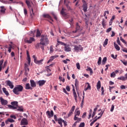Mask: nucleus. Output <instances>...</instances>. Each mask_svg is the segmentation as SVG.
I'll return each mask as SVG.
<instances>
[{
  "label": "nucleus",
  "mask_w": 127,
  "mask_h": 127,
  "mask_svg": "<svg viewBox=\"0 0 127 127\" xmlns=\"http://www.w3.org/2000/svg\"><path fill=\"white\" fill-rule=\"evenodd\" d=\"M23 91V86L20 85H18L15 86L13 89V92L15 95H19L20 92Z\"/></svg>",
  "instance_id": "nucleus-1"
},
{
  "label": "nucleus",
  "mask_w": 127,
  "mask_h": 127,
  "mask_svg": "<svg viewBox=\"0 0 127 127\" xmlns=\"http://www.w3.org/2000/svg\"><path fill=\"white\" fill-rule=\"evenodd\" d=\"M11 105H8V107L9 109L11 110H16L17 107H18V102L17 101H13L11 102Z\"/></svg>",
  "instance_id": "nucleus-2"
},
{
  "label": "nucleus",
  "mask_w": 127,
  "mask_h": 127,
  "mask_svg": "<svg viewBox=\"0 0 127 127\" xmlns=\"http://www.w3.org/2000/svg\"><path fill=\"white\" fill-rule=\"evenodd\" d=\"M40 41H41L42 43H44V45H45V44H49V40H48L47 36L42 35Z\"/></svg>",
  "instance_id": "nucleus-3"
},
{
  "label": "nucleus",
  "mask_w": 127,
  "mask_h": 127,
  "mask_svg": "<svg viewBox=\"0 0 127 127\" xmlns=\"http://www.w3.org/2000/svg\"><path fill=\"white\" fill-rule=\"evenodd\" d=\"M29 64H24V69H25V75L26 76H27L28 74V72H29V68L28 67V66H29Z\"/></svg>",
  "instance_id": "nucleus-4"
},
{
  "label": "nucleus",
  "mask_w": 127,
  "mask_h": 127,
  "mask_svg": "<svg viewBox=\"0 0 127 127\" xmlns=\"http://www.w3.org/2000/svg\"><path fill=\"white\" fill-rule=\"evenodd\" d=\"M72 91H73V94L74 98V100L75 102H77V99L78 98V96H77V93H76V91L75 90V86H74V85H72Z\"/></svg>",
  "instance_id": "nucleus-5"
},
{
  "label": "nucleus",
  "mask_w": 127,
  "mask_h": 127,
  "mask_svg": "<svg viewBox=\"0 0 127 127\" xmlns=\"http://www.w3.org/2000/svg\"><path fill=\"white\" fill-rule=\"evenodd\" d=\"M21 126H27L28 125V121L27 119L25 118H23L21 121Z\"/></svg>",
  "instance_id": "nucleus-6"
},
{
  "label": "nucleus",
  "mask_w": 127,
  "mask_h": 127,
  "mask_svg": "<svg viewBox=\"0 0 127 127\" xmlns=\"http://www.w3.org/2000/svg\"><path fill=\"white\" fill-rule=\"evenodd\" d=\"M46 115L47 117H48L49 119H50V118H52L53 116H54V113L52 110L51 111V112L50 111H48L46 112Z\"/></svg>",
  "instance_id": "nucleus-7"
},
{
  "label": "nucleus",
  "mask_w": 127,
  "mask_h": 127,
  "mask_svg": "<svg viewBox=\"0 0 127 127\" xmlns=\"http://www.w3.org/2000/svg\"><path fill=\"white\" fill-rule=\"evenodd\" d=\"M5 83L7 86L10 87V89H13L14 86L13 85V83H12V82L10 81V80H7Z\"/></svg>",
  "instance_id": "nucleus-8"
},
{
  "label": "nucleus",
  "mask_w": 127,
  "mask_h": 127,
  "mask_svg": "<svg viewBox=\"0 0 127 127\" xmlns=\"http://www.w3.org/2000/svg\"><path fill=\"white\" fill-rule=\"evenodd\" d=\"M74 50L76 51V52H78L79 50H80L81 51H83V47L81 45L79 46H75L74 48Z\"/></svg>",
  "instance_id": "nucleus-9"
},
{
  "label": "nucleus",
  "mask_w": 127,
  "mask_h": 127,
  "mask_svg": "<svg viewBox=\"0 0 127 127\" xmlns=\"http://www.w3.org/2000/svg\"><path fill=\"white\" fill-rule=\"evenodd\" d=\"M0 101L1 104V105H2V106H5L8 103L7 101V100H4L3 98H2V97L0 98Z\"/></svg>",
  "instance_id": "nucleus-10"
},
{
  "label": "nucleus",
  "mask_w": 127,
  "mask_h": 127,
  "mask_svg": "<svg viewBox=\"0 0 127 127\" xmlns=\"http://www.w3.org/2000/svg\"><path fill=\"white\" fill-rule=\"evenodd\" d=\"M44 46V43H42L41 41H40V43H38L37 44L35 45V47L37 49H39V48H41V46Z\"/></svg>",
  "instance_id": "nucleus-11"
},
{
  "label": "nucleus",
  "mask_w": 127,
  "mask_h": 127,
  "mask_svg": "<svg viewBox=\"0 0 127 127\" xmlns=\"http://www.w3.org/2000/svg\"><path fill=\"white\" fill-rule=\"evenodd\" d=\"M46 83V80H39L37 82V84H38L39 86L40 87H42L43 85H44Z\"/></svg>",
  "instance_id": "nucleus-12"
},
{
  "label": "nucleus",
  "mask_w": 127,
  "mask_h": 127,
  "mask_svg": "<svg viewBox=\"0 0 127 127\" xmlns=\"http://www.w3.org/2000/svg\"><path fill=\"white\" fill-rule=\"evenodd\" d=\"M76 113H75V116H74V121H77L78 120V117L80 116V111H77V109H76L75 110Z\"/></svg>",
  "instance_id": "nucleus-13"
},
{
  "label": "nucleus",
  "mask_w": 127,
  "mask_h": 127,
  "mask_svg": "<svg viewBox=\"0 0 127 127\" xmlns=\"http://www.w3.org/2000/svg\"><path fill=\"white\" fill-rule=\"evenodd\" d=\"M75 106H73L71 107V110L69 111V113L68 114V117H71V115H73V112L75 111Z\"/></svg>",
  "instance_id": "nucleus-14"
},
{
  "label": "nucleus",
  "mask_w": 127,
  "mask_h": 127,
  "mask_svg": "<svg viewBox=\"0 0 127 127\" xmlns=\"http://www.w3.org/2000/svg\"><path fill=\"white\" fill-rule=\"evenodd\" d=\"M33 41H35V39H34V38L33 37H30L29 40H25V42L26 43H28L29 44L32 43Z\"/></svg>",
  "instance_id": "nucleus-15"
},
{
  "label": "nucleus",
  "mask_w": 127,
  "mask_h": 127,
  "mask_svg": "<svg viewBox=\"0 0 127 127\" xmlns=\"http://www.w3.org/2000/svg\"><path fill=\"white\" fill-rule=\"evenodd\" d=\"M43 16L44 18H48V19H50V20H52V21H53L52 17H51V16L48 14H43Z\"/></svg>",
  "instance_id": "nucleus-16"
},
{
  "label": "nucleus",
  "mask_w": 127,
  "mask_h": 127,
  "mask_svg": "<svg viewBox=\"0 0 127 127\" xmlns=\"http://www.w3.org/2000/svg\"><path fill=\"white\" fill-rule=\"evenodd\" d=\"M63 45L64 46H66V44L64 43V42H60L59 39L57 40V44L56 45V47L59 46V45Z\"/></svg>",
  "instance_id": "nucleus-17"
},
{
  "label": "nucleus",
  "mask_w": 127,
  "mask_h": 127,
  "mask_svg": "<svg viewBox=\"0 0 127 127\" xmlns=\"http://www.w3.org/2000/svg\"><path fill=\"white\" fill-rule=\"evenodd\" d=\"M82 7L83 11L86 12L87 9H88V5H87V3H84Z\"/></svg>",
  "instance_id": "nucleus-18"
},
{
  "label": "nucleus",
  "mask_w": 127,
  "mask_h": 127,
  "mask_svg": "<svg viewBox=\"0 0 127 127\" xmlns=\"http://www.w3.org/2000/svg\"><path fill=\"white\" fill-rule=\"evenodd\" d=\"M75 87L76 91H78V89H79V81L78 79H75Z\"/></svg>",
  "instance_id": "nucleus-19"
},
{
  "label": "nucleus",
  "mask_w": 127,
  "mask_h": 127,
  "mask_svg": "<svg viewBox=\"0 0 127 127\" xmlns=\"http://www.w3.org/2000/svg\"><path fill=\"white\" fill-rule=\"evenodd\" d=\"M0 8L1 9L0 10V14L2 13L3 14H4V13H5V10H6L5 8H4V6H1Z\"/></svg>",
  "instance_id": "nucleus-20"
},
{
  "label": "nucleus",
  "mask_w": 127,
  "mask_h": 127,
  "mask_svg": "<svg viewBox=\"0 0 127 127\" xmlns=\"http://www.w3.org/2000/svg\"><path fill=\"white\" fill-rule=\"evenodd\" d=\"M30 82V84L32 88H35V87H36V83H35L34 80H31Z\"/></svg>",
  "instance_id": "nucleus-21"
},
{
  "label": "nucleus",
  "mask_w": 127,
  "mask_h": 127,
  "mask_svg": "<svg viewBox=\"0 0 127 127\" xmlns=\"http://www.w3.org/2000/svg\"><path fill=\"white\" fill-rule=\"evenodd\" d=\"M64 121V120L62 118H59V119H58V123L61 126V127H63V125L62 124V123H63Z\"/></svg>",
  "instance_id": "nucleus-22"
},
{
  "label": "nucleus",
  "mask_w": 127,
  "mask_h": 127,
  "mask_svg": "<svg viewBox=\"0 0 127 127\" xmlns=\"http://www.w3.org/2000/svg\"><path fill=\"white\" fill-rule=\"evenodd\" d=\"M64 51H65L66 52H69V51H71V48H70V46H69V45L66 46H66H65Z\"/></svg>",
  "instance_id": "nucleus-23"
},
{
  "label": "nucleus",
  "mask_w": 127,
  "mask_h": 127,
  "mask_svg": "<svg viewBox=\"0 0 127 127\" xmlns=\"http://www.w3.org/2000/svg\"><path fill=\"white\" fill-rule=\"evenodd\" d=\"M66 2H67V0H64V3L66 5L68 10H70L71 9V8L70 7V6H69V4H68V3H70V2L67 1V3Z\"/></svg>",
  "instance_id": "nucleus-24"
},
{
  "label": "nucleus",
  "mask_w": 127,
  "mask_h": 127,
  "mask_svg": "<svg viewBox=\"0 0 127 127\" xmlns=\"http://www.w3.org/2000/svg\"><path fill=\"white\" fill-rule=\"evenodd\" d=\"M42 62H43V59H42L40 61L37 60V61L35 62V63L38 65H42L43 64Z\"/></svg>",
  "instance_id": "nucleus-25"
},
{
  "label": "nucleus",
  "mask_w": 127,
  "mask_h": 127,
  "mask_svg": "<svg viewBox=\"0 0 127 127\" xmlns=\"http://www.w3.org/2000/svg\"><path fill=\"white\" fill-rule=\"evenodd\" d=\"M27 60L28 62L29 65H30L31 59H30V56H29V53H28V51H27Z\"/></svg>",
  "instance_id": "nucleus-26"
},
{
  "label": "nucleus",
  "mask_w": 127,
  "mask_h": 127,
  "mask_svg": "<svg viewBox=\"0 0 127 127\" xmlns=\"http://www.w3.org/2000/svg\"><path fill=\"white\" fill-rule=\"evenodd\" d=\"M25 88L26 90H32V87L30 86V84L29 83L26 84Z\"/></svg>",
  "instance_id": "nucleus-27"
},
{
  "label": "nucleus",
  "mask_w": 127,
  "mask_h": 127,
  "mask_svg": "<svg viewBox=\"0 0 127 127\" xmlns=\"http://www.w3.org/2000/svg\"><path fill=\"white\" fill-rule=\"evenodd\" d=\"M114 46L116 50H118V51H120V50H121L120 46H119V45L117 44L115 42L114 43Z\"/></svg>",
  "instance_id": "nucleus-28"
},
{
  "label": "nucleus",
  "mask_w": 127,
  "mask_h": 127,
  "mask_svg": "<svg viewBox=\"0 0 127 127\" xmlns=\"http://www.w3.org/2000/svg\"><path fill=\"white\" fill-rule=\"evenodd\" d=\"M80 29V26H79V23H76V30L75 31H73V33H76V32Z\"/></svg>",
  "instance_id": "nucleus-29"
},
{
  "label": "nucleus",
  "mask_w": 127,
  "mask_h": 127,
  "mask_svg": "<svg viewBox=\"0 0 127 127\" xmlns=\"http://www.w3.org/2000/svg\"><path fill=\"white\" fill-rule=\"evenodd\" d=\"M102 25L103 28H106V26L107 25V22H106V20H105V19H103L102 20Z\"/></svg>",
  "instance_id": "nucleus-30"
},
{
  "label": "nucleus",
  "mask_w": 127,
  "mask_h": 127,
  "mask_svg": "<svg viewBox=\"0 0 127 127\" xmlns=\"http://www.w3.org/2000/svg\"><path fill=\"white\" fill-rule=\"evenodd\" d=\"M2 91L6 96H9V93H8V91H6V88L3 87L2 88Z\"/></svg>",
  "instance_id": "nucleus-31"
},
{
  "label": "nucleus",
  "mask_w": 127,
  "mask_h": 127,
  "mask_svg": "<svg viewBox=\"0 0 127 127\" xmlns=\"http://www.w3.org/2000/svg\"><path fill=\"white\" fill-rule=\"evenodd\" d=\"M97 90H100L101 89V81L99 80L97 84Z\"/></svg>",
  "instance_id": "nucleus-32"
},
{
  "label": "nucleus",
  "mask_w": 127,
  "mask_h": 127,
  "mask_svg": "<svg viewBox=\"0 0 127 127\" xmlns=\"http://www.w3.org/2000/svg\"><path fill=\"white\" fill-rule=\"evenodd\" d=\"M41 35V33H40V31L39 29L37 30V33L36 35V37H39Z\"/></svg>",
  "instance_id": "nucleus-33"
},
{
  "label": "nucleus",
  "mask_w": 127,
  "mask_h": 127,
  "mask_svg": "<svg viewBox=\"0 0 127 127\" xmlns=\"http://www.w3.org/2000/svg\"><path fill=\"white\" fill-rule=\"evenodd\" d=\"M3 64V60H1L0 61V72L1 71V70L2 69V65Z\"/></svg>",
  "instance_id": "nucleus-34"
},
{
  "label": "nucleus",
  "mask_w": 127,
  "mask_h": 127,
  "mask_svg": "<svg viewBox=\"0 0 127 127\" xmlns=\"http://www.w3.org/2000/svg\"><path fill=\"white\" fill-rule=\"evenodd\" d=\"M30 16L31 18H33V16H34V12H33V9H31V11H30Z\"/></svg>",
  "instance_id": "nucleus-35"
},
{
  "label": "nucleus",
  "mask_w": 127,
  "mask_h": 127,
  "mask_svg": "<svg viewBox=\"0 0 127 127\" xmlns=\"http://www.w3.org/2000/svg\"><path fill=\"white\" fill-rule=\"evenodd\" d=\"M61 14L63 15H66V12H65V9L64 8H63L61 11Z\"/></svg>",
  "instance_id": "nucleus-36"
},
{
  "label": "nucleus",
  "mask_w": 127,
  "mask_h": 127,
  "mask_svg": "<svg viewBox=\"0 0 127 127\" xmlns=\"http://www.w3.org/2000/svg\"><path fill=\"white\" fill-rule=\"evenodd\" d=\"M92 113H93V110L92 109H90L89 110V114L88 119L90 120L91 119V117H92Z\"/></svg>",
  "instance_id": "nucleus-37"
},
{
  "label": "nucleus",
  "mask_w": 127,
  "mask_h": 127,
  "mask_svg": "<svg viewBox=\"0 0 127 127\" xmlns=\"http://www.w3.org/2000/svg\"><path fill=\"white\" fill-rule=\"evenodd\" d=\"M87 87L84 89V91H87V90H91V85H90V84L89 83H87Z\"/></svg>",
  "instance_id": "nucleus-38"
},
{
  "label": "nucleus",
  "mask_w": 127,
  "mask_h": 127,
  "mask_svg": "<svg viewBox=\"0 0 127 127\" xmlns=\"http://www.w3.org/2000/svg\"><path fill=\"white\" fill-rule=\"evenodd\" d=\"M118 80H121L122 81H126V77L125 76H121L118 78Z\"/></svg>",
  "instance_id": "nucleus-39"
},
{
  "label": "nucleus",
  "mask_w": 127,
  "mask_h": 127,
  "mask_svg": "<svg viewBox=\"0 0 127 127\" xmlns=\"http://www.w3.org/2000/svg\"><path fill=\"white\" fill-rule=\"evenodd\" d=\"M17 108H19L18 109H17V111H18V112H23V108L22 107V106L21 107H17Z\"/></svg>",
  "instance_id": "nucleus-40"
},
{
  "label": "nucleus",
  "mask_w": 127,
  "mask_h": 127,
  "mask_svg": "<svg viewBox=\"0 0 127 127\" xmlns=\"http://www.w3.org/2000/svg\"><path fill=\"white\" fill-rule=\"evenodd\" d=\"M106 62H107V57H104L102 60L103 65H105V64H106Z\"/></svg>",
  "instance_id": "nucleus-41"
},
{
  "label": "nucleus",
  "mask_w": 127,
  "mask_h": 127,
  "mask_svg": "<svg viewBox=\"0 0 127 127\" xmlns=\"http://www.w3.org/2000/svg\"><path fill=\"white\" fill-rule=\"evenodd\" d=\"M87 71H89L90 74H93V69L91 68L90 67H87V68L86 69Z\"/></svg>",
  "instance_id": "nucleus-42"
},
{
  "label": "nucleus",
  "mask_w": 127,
  "mask_h": 127,
  "mask_svg": "<svg viewBox=\"0 0 127 127\" xmlns=\"http://www.w3.org/2000/svg\"><path fill=\"white\" fill-rule=\"evenodd\" d=\"M109 41V39H106L104 42V44H103V46L104 47H105V46H106V45H107L108 44V42Z\"/></svg>",
  "instance_id": "nucleus-43"
},
{
  "label": "nucleus",
  "mask_w": 127,
  "mask_h": 127,
  "mask_svg": "<svg viewBox=\"0 0 127 127\" xmlns=\"http://www.w3.org/2000/svg\"><path fill=\"white\" fill-rule=\"evenodd\" d=\"M110 77L111 78H115V77H116V73L115 71H113L112 73H111Z\"/></svg>",
  "instance_id": "nucleus-44"
},
{
  "label": "nucleus",
  "mask_w": 127,
  "mask_h": 127,
  "mask_svg": "<svg viewBox=\"0 0 127 127\" xmlns=\"http://www.w3.org/2000/svg\"><path fill=\"white\" fill-rule=\"evenodd\" d=\"M101 63H102V58L100 57L98 59V61L97 62V64L98 65H101Z\"/></svg>",
  "instance_id": "nucleus-45"
},
{
  "label": "nucleus",
  "mask_w": 127,
  "mask_h": 127,
  "mask_svg": "<svg viewBox=\"0 0 127 127\" xmlns=\"http://www.w3.org/2000/svg\"><path fill=\"white\" fill-rule=\"evenodd\" d=\"M76 68L80 70V69H81V66H80V64L79 63H77L76 64Z\"/></svg>",
  "instance_id": "nucleus-46"
},
{
  "label": "nucleus",
  "mask_w": 127,
  "mask_h": 127,
  "mask_svg": "<svg viewBox=\"0 0 127 127\" xmlns=\"http://www.w3.org/2000/svg\"><path fill=\"white\" fill-rule=\"evenodd\" d=\"M51 14L53 15V16H54L55 19H56V20H57V16H56L55 13H54V12H52Z\"/></svg>",
  "instance_id": "nucleus-47"
},
{
  "label": "nucleus",
  "mask_w": 127,
  "mask_h": 127,
  "mask_svg": "<svg viewBox=\"0 0 127 127\" xmlns=\"http://www.w3.org/2000/svg\"><path fill=\"white\" fill-rule=\"evenodd\" d=\"M120 40L123 43H125V44H127V42L124 39H123V38L122 37H120Z\"/></svg>",
  "instance_id": "nucleus-48"
},
{
  "label": "nucleus",
  "mask_w": 127,
  "mask_h": 127,
  "mask_svg": "<svg viewBox=\"0 0 127 127\" xmlns=\"http://www.w3.org/2000/svg\"><path fill=\"white\" fill-rule=\"evenodd\" d=\"M9 47H8V51L9 53H10V52H11V48H12V47L11 46V45H9Z\"/></svg>",
  "instance_id": "nucleus-49"
},
{
  "label": "nucleus",
  "mask_w": 127,
  "mask_h": 127,
  "mask_svg": "<svg viewBox=\"0 0 127 127\" xmlns=\"http://www.w3.org/2000/svg\"><path fill=\"white\" fill-rule=\"evenodd\" d=\"M50 53H53V47L52 46L50 47Z\"/></svg>",
  "instance_id": "nucleus-50"
},
{
  "label": "nucleus",
  "mask_w": 127,
  "mask_h": 127,
  "mask_svg": "<svg viewBox=\"0 0 127 127\" xmlns=\"http://www.w3.org/2000/svg\"><path fill=\"white\" fill-rule=\"evenodd\" d=\"M67 61L70 62V60H69L68 59H66L65 60H63V62L64 63V64H67L68 63Z\"/></svg>",
  "instance_id": "nucleus-51"
},
{
  "label": "nucleus",
  "mask_w": 127,
  "mask_h": 127,
  "mask_svg": "<svg viewBox=\"0 0 127 127\" xmlns=\"http://www.w3.org/2000/svg\"><path fill=\"white\" fill-rule=\"evenodd\" d=\"M121 62L122 63H123L124 65L125 66H127V61H124L123 60H121Z\"/></svg>",
  "instance_id": "nucleus-52"
},
{
  "label": "nucleus",
  "mask_w": 127,
  "mask_h": 127,
  "mask_svg": "<svg viewBox=\"0 0 127 127\" xmlns=\"http://www.w3.org/2000/svg\"><path fill=\"white\" fill-rule=\"evenodd\" d=\"M26 3L27 5H28V7L30 6V1H29V0H26Z\"/></svg>",
  "instance_id": "nucleus-53"
},
{
  "label": "nucleus",
  "mask_w": 127,
  "mask_h": 127,
  "mask_svg": "<svg viewBox=\"0 0 127 127\" xmlns=\"http://www.w3.org/2000/svg\"><path fill=\"white\" fill-rule=\"evenodd\" d=\"M58 57H59V56H58V55H56V56H52V57H51V58L52 59H53V60H54V59H55V58H58Z\"/></svg>",
  "instance_id": "nucleus-54"
},
{
  "label": "nucleus",
  "mask_w": 127,
  "mask_h": 127,
  "mask_svg": "<svg viewBox=\"0 0 127 127\" xmlns=\"http://www.w3.org/2000/svg\"><path fill=\"white\" fill-rule=\"evenodd\" d=\"M85 127V123H81L80 124L79 126L78 127Z\"/></svg>",
  "instance_id": "nucleus-55"
},
{
  "label": "nucleus",
  "mask_w": 127,
  "mask_h": 127,
  "mask_svg": "<svg viewBox=\"0 0 127 127\" xmlns=\"http://www.w3.org/2000/svg\"><path fill=\"white\" fill-rule=\"evenodd\" d=\"M8 121H9V123H14V120L10 118H8Z\"/></svg>",
  "instance_id": "nucleus-56"
},
{
  "label": "nucleus",
  "mask_w": 127,
  "mask_h": 127,
  "mask_svg": "<svg viewBox=\"0 0 127 127\" xmlns=\"http://www.w3.org/2000/svg\"><path fill=\"white\" fill-rule=\"evenodd\" d=\"M114 109H115V106L114 105H112L111 106V109L110 110V112H114Z\"/></svg>",
  "instance_id": "nucleus-57"
},
{
  "label": "nucleus",
  "mask_w": 127,
  "mask_h": 127,
  "mask_svg": "<svg viewBox=\"0 0 127 127\" xmlns=\"http://www.w3.org/2000/svg\"><path fill=\"white\" fill-rule=\"evenodd\" d=\"M111 31H112V27H110L107 29L106 32H107V33H109V32H110Z\"/></svg>",
  "instance_id": "nucleus-58"
},
{
  "label": "nucleus",
  "mask_w": 127,
  "mask_h": 127,
  "mask_svg": "<svg viewBox=\"0 0 127 127\" xmlns=\"http://www.w3.org/2000/svg\"><path fill=\"white\" fill-rule=\"evenodd\" d=\"M117 42L118 44L121 46V41H120V38H117Z\"/></svg>",
  "instance_id": "nucleus-59"
},
{
  "label": "nucleus",
  "mask_w": 127,
  "mask_h": 127,
  "mask_svg": "<svg viewBox=\"0 0 127 127\" xmlns=\"http://www.w3.org/2000/svg\"><path fill=\"white\" fill-rule=\"evenodd\" d=\"M101 91H102L101 95H104V93H105V90H104V87L103 86L101 87Z\"/></svg>",
  "instance_id": "nucleus-60"
},
{
  "label": "nucleus",
  "mask_w": 127,
  "mask_h": 127,
  "mask_svg": "<svg viewBox=\"0 0 127 127\" xmlns=\"http://www.w3.org/2000/svg\"><path fill=\"white\" fill-rule=\"evenodd\" d=\"M68 23L71 24V23H73V19L72 18H71L69 20H68Z\"/></svg>",
  "instance_id": "nucleus-61"
},
{
  "label": "nucleus",
  "mask_w": 127,
  "mask_h": 127,
  "mask_svg": "<svg viewBox=\"0 0 127 127\" xmlns=\"http://www.w3.org/2000/svg\"><path fill=\"white\" fill-rule=\"evenodd\" d=\"M24 13L25 15H26V14H27V9H26V8H24Z\"/></svg>",
  "instance_id": "nucleus-62"
},
{
  "label": "nucleus",
  "mask_w": 127,
  "mask_h": 127,
  "mask_svg": "<svg viewBox=\"0 0 127 127\" xmlns=\"http://www.w3.org/2000/svg\"><path fill=\"white\" fill-rule=\"evenodd\" d=\"M112 35H111V37H114V36H115V35H116V33H115V32H114V31H112Z\"/></svg>",
  "instance_id": "nucleus-63"
},
{
  "label": "nucleus",
  "mask_w": 127,
  "mask_h": 127,
  "mask_svg": "<svg viewBox=\"0 0 127 127\" xmlns=\"http://www.w3.org/2000/svg\"><path fill=\"white\" fill-rule=\"evenodd\" d=\"M107 13V14H109V11H105L104 12V16H106Z\"/></svg>",
  "instance_id": "nucleus-64"
}]
</instances>
